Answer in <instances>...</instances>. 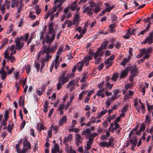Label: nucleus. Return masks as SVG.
Wrapping results in <instances>:
<instances>
[{
    "label": "nucleus",
    "mask_w": 153,
    "mask_h": 153,
    "mask_svg": "<svg viewBox=\"0 0 153 153\" xmlns=\"http://www.w3.org/2000/svg\"><path fill=\"white\" fill-rule=\"evenodd\" d=\"M1 10V13L2 14H4V13L5 11V7L4 4H3Z\"/></svg>",
    "instance_id": "nucleus-60"
},
{
    "label": "nucleus",
    "mask_w": 153,
    "mask_h": 153,
    "mask_svg": "<svg viewBox=\"0 0 153 153\" xmlns=\"http://www.w3.org/2000/svg\"><path fill=\"white\" fill-rule=\"evenodd\" d=\"M118 78V74L116 73L114 74L111 77V79L113 81H116Z\"/></svg>",
    "instance_id": "nucleus-21"
},
{
    "label": "nucleus",
    "mask_w": 153,
    "mask_h": 153,
    "mask_svg": "<svg viewBox=\"0 0 153 153\" xmlns=\"http://www.w3.org/2000/svg\"><path fill=\"white\" fill-rule=\"evenodd\" d=\"M147 32H148V31L146 29H145L140 31V33H138L137 35L138 36H140L141 35H143L145 33Z\"/></svg>",
    "instance_id": "nucleus-46"
},
{
    "label": "nucleus",
    "mask_w": 153,
    "mask_h": 153,
    "mask_svg": "<svg viewBox=\"0 0 153 153\" xmlns=\"http://www.w3.org/2000/svg\"><path fill=\"white\" fill-rule=\"evenodd\" d=\"M53 149H54V150H56L57 151H59V145L57 144H54Z\"/></svg>",
    "instance_id": "nucleus-52"
},
{
    "label": "nucleus",
    "mask_w": 153,
    "mask_h": 153,
    "mask_svg": "<svg viewBox=\"0 0 153 153\" xmlns=\"http://www.w3.org/2000/svg\"><path fill=\"white\" fill-rule=\"evenodd\" d=\"M0 74H1V78L3 80H4L6 78L7 74V72L5 71L4 70V68H2L0 70Z\"/></svg>",
    "instance_id": "nucleus-9"
},
{
    "label": "nucleus",
    "mask_w": 153,
    "mask_h": 153,
    "mask_svg": "<svg viewBox=\"0 0 153 153\" xmlns=\"http://www.w3.org/2000/svg\"><path fill=\"white\" fill-rule=\"evenodd\" d=\"M152 22H149L148 25H147V27H146V28L145 29H146L148 31H149L150 30H149V28L150 27V25H151L152 24Z\"/></svg>",
    "instance_id": "nucleus-50"
},
{
    "label": "nucleus",
    "mask_w": 153,
    "mask_h": 153,
    "mask_svg": "<svg viewBox=\"0 0 153 153\" xmlns=\"http://www.w3.org/2000/svg\"><path fill=\"white\" fill-rule=\"evenodd\" d=\"M79 18V15L78 14H76L75 15L74 17V19L76 21H78V19Z\"/></svg>",
    "instance_id": "nucleus-59"
},
{
    "label": "nucleus",
    "mask_w": 153,
    "mask_h": 153,
    "mask_svg": "<svg viewBox=\"0 0 153 153\" xmlns=\"http://www.w3.org/2000/svg\"><path fill=\"white\" fill-rule=\"evenodd\" d=\"M14 42L16 45L15 50H19L23 46L24 43L22 42H20V39L19 38H16L15 39Z\"/></svg>",
    "instance_id": "nucleus-3"
},
{
    "label": "nucleus",
    "mask_w": 153,
    "mask_h": 153,
    "mask_svg": "<svg viewBox=\"0 0 153 153\" xmlns=\"http://www.w3.org/2000/svg\"><path fill=\"white\" fill-rule=\"evenodd\" d=\"M13 25L12 24H10L9 26L8 30L7 31V33L9 34L13 30Z\"/></svg>",
    "instance_id": "nucleus-23"
},
{
    "label": "nucleus",
    "mask_w": 153,
    "mask_h": 153,
    "mask_svg": "<svg viewBox=\"0 0 153 153\" xmlns=\"http://www.w3.org/2000/svg\"><path fill=\"white\" fill-rule=\"evenodd\" d=\"M56 36L55 33H53L51 38L48 34L46 36L45 42L47 43L51 44L54 39Z\"/></svg>",
    "instance_id": "nucleus-5"
},
{
    "label": "nucleus",
    "mask_w": 153,
    "mask_h": 153,
    "mask_svg": "<svg viewBox=\"0 0 153 153\" xmlns=\"http://www.w3.org/2000/svg\"><path fill=\"white\" fill-rule=\"evenodd\" d=\"M49 28V33L50 34H51L52 33H55L54 32V28L53 27H48Z\"/></svg>",
    "instance_id": "nucleus-41"
},
{
    "label": "nucleus",
    "mask_w": 153,
    "mask_h": 153,
    "mask_svg": "<svg viewBox=\"0 0 153 153\" xmlns=\"http://www.w3.org/2000/svg\"><path fill=\"white\" fill-rule=\"evenodd\" d=\"M128 105H125L124 106L122 109L121 110V112L122 113H125L127 111V107Z\"/></svg>",
    "instance_id": "nucleus-36"
},
{
    "label": "nucleus",
    "mask_w": 153,
    "mask_h": 153,
    "mask_svg": "<svg viewBox=\"0 0 153 153\" xmlns=\"http://www.w3.org/2000/svg\"><path fill=\"white\" fill-rule=\"evenodd\" d=\"M69 76V74L67 73V71H65L62 73V74L61 76Z\"/></svg>",
    "instance_id": "nucleus-54"
},
{
    "label": "nucleus",
    "mask_w": 153,
    "mask_h": 153,
    "mask_svg": "<svg viewBox=\"0 0 153 153\" xmlns=\"http://www.w3.org/2000/svg\"><path fill=\"white\" fill-rule=\"evenodd\" d=\"M137 68H133L131 70L130 73L131 75H133V76H136V74L137 72Z\"/></svg>",
    "instance_id": "nucleus-22"
},
{
    "label": "nucleus",
    "mask_w": 153,
    "mask_h": 153,
    "mask_svg": "<svg viewBox=\"0 0 153 153\" xmlns=\"http://www.w3.org/2000/svg\"><path fill=\"white\" fill-rule=\"evenodd\" d=\"M145 128L144 124L143 123L140 126L139 128V130L142 131H143L145 130Z\"/></svg>",
    "instance_id": "nucleus-43"
},
{
    "label": "nucleus",
    "mask_w": 153,
    "mask_h": 153,
    "mask_svg": "<svg viewBox=\"0 0 153 153\" xmlns=\"http://www.w3.org/2000/svg\"><path fill=\"white\" fill-rule=\"evenodd\" d=\"M42 50L43 52L42 53V54L45 53H46V54H49L51 52V48L49 46L47 48V46L45 45L43 46Z\"/></svg>",
    "instance_id": "nucleus-8"
},
{
    "label": "nucleus",
    "mask_w": 153,
    "mask_h": 153,
    "mask_svg": "<svg viewBox=\"0 0 153 153\" xmlns=\"http://www.w3.org/2000/svg\"><path fill=\"white\" fill-rule=\"evenodd\" d=\"M15 47L14 45H12L10 47V48H8V49L10 50V51H11V52L13 51L14 49H15Z\"/></svg>",
    "instance_id": "nucleus-57"
},
{
    "label": "nucleus",
    "mask_w": 153,
    "mask_h": 153,
    "mask_svg": "<svg viewBox=\"0 0 153 153\" xmlns=\"http://www.w3.org/2000/svg\"><path fill=\"white\" fill-rule=\"evenodd\" d=\"M152 50V48H143L141 49L139 56L141 55L140 56H142L144 54L145 55L143 57V59H140L138 61V63L140 64L144 61L145 59H148L149 56V54L151 53Z\"/></svg>",
    "instance_id": "nucleus-1"
},
{
    "label": "nucleus",
    "mask_w": 153,
    "mask_h": 153,
    "mask_svg": "<svg viewBox=\"0 0 153 153\" xmlns=\"http://www.w3.org/2000/svg\"><path fill=\"white\" fill-rule=\"evenodd\" d=\"M69 76H60L58 82L60 81L61 82H62V84H64L67 82L69 80Z\"/></svg>",
    "instance_id": "nucleus-7"
},
{
    "label": "nucleus",
    "mask_w": 153,
    "mask_h": 153,
    "mask_svg": "<svg viewBox=\"0 0 153 153\" xmlns=\"http://www.w3.org/2000/svg\"><path fill=\"white\" fill-rule=\"evenodd\" d=\"M64 106L65 105L64 104H61L58 107V110L59 111L63 110V109L64 108Z\"/></svg>",
    "instance_id": "nucleus-53"
},
{
    "label": "nucleus",
    "mask_w": 153,
    "mask_h": 153,
    "mask_svg": "<svg viewBox=\"0 0 153 153\" xmlns=\"http://www.w3.org/2000/svg\"><path fill=\"white\" fill-rule=\"evenodd\" d=\"M95 59V64L97 65L100 63V60L102 59V58L100 57H99Z\"/></svg>",
    "instance_id": "nucleus-48"
},
{
    "label": "nucleus",
    "mask_w": 153,
    "mask_h": 153,
    "mask_svg": "<svg viewBox=\"0 0 153 153\" xmlns=\"http://www.w3.org/2000/svg\"><path fill=\"white\" fill-rule=\"evenodd\" d=\"M113 86V84H110L109 82H108L105 85V89L106 90H108V89H111L112 88Z\"/></svg>",
    "instance_id": "nucleus-18"
},
{
    "label": "nucleus",
    "mask_w": 153,
    "mask_h": 153,
    "mask_svg": "<svg viewBox=\"0 0 153 153\" xmlns=\"http://www.w3.org/2000/svg\"><path fill=\"white\" fill-rule=\"evenodd\" d=\"M18 101V104L19 105L23 107L24 104V100L23 97H20L19 98Z\"/></svg>",
    "instance_id": "nucleus-19"
},
{
    "label": "nucleus",
    "mask_w": 153,
    "mask_h": 153,
    "mask_svg": "<svg viewBox=\"0 0 153 153\" xmlns=\"http://www.w3.org/2000/svg\"><path fill=\"white\" fill-rule=\"evenodd\" d=\"M7 135V133L6 131H4L1 133V137L4 139Z\"/></svg>",
    "instance_id": "nucleus-51"
},
{
    "label": "nucleus",
    "mask_w": 153,
    "mask_h": 153,
    "mask_svg": "<svg viewBox=\"0 0 153 153\" xmlns=\"http://www.w3.org/2000/svg\"><path fill=\"white\" fill-rule=\"evenodd\" d=\"M54 63L55 68L56 69H57L59 65V61H55V62H54Z\"/></svg>",
    "instance_id": "nucleus-49"
},
{
    "label": "nucleus",
    "mask_w": 153,
    "mask_h": 153,
    "mask_svg": "<svg viewBox=\"0 0 153 153\" xmlns=\"http://www.w3.org/2000/svg\"><path fill=\"white\" fill-rule=\"evenodd\" d=\"M48 103L47 102H44V105L43 107V111L45 113L48 112Z\"/></svg>",
    "instance_id": "nucleus-20"
},
{
    "label": "nucleus",
    "mask_w": 153,
    "mask_h": 153,
    "mask_svg": "<svg viewBox=\"0 0 153 153\" xmlns=\"http://www.w3.org/2000/svg\"><path fill=\"white\" fill-rule=\"evenodd\" d=\"M26 124V122L25 120H24L22 122L21 124V125L20 126V128L21 129H22L23 128Z\"/></svg>",
    "instance_id": "nucleus-56"
},
{
    "label": "nucleus",
    "mask_w": 153,
    "mask_h": 153,
    "mask_svg": "<svg viewBox=\"0 0 153 153\" xmlns=\"http://www.w3.org/2000/svg\"><path fill=\"white\" fill-rule=\"evenodd\" d=\"M69 7V8L72 11H75L77 7V6H73L72 4Z\"/></svg>",
    "instance_id": "nucleus-42"
},
{
    "label": "nucleus",
    "mask_w": 153,
    "mask_h": 153,
    "mask_svg": "<svg viewBox=\"0 0 153 153\" xmlns=\"http://www.w3.org/2000/svg\"><path fill=\"white\" fill-rule=\"evenodd\" d=\"M88 139L89 140L87 141V143L92 144L93 141V139L92 137H91L90 135H89L88 137Z\"/></svg>",
    "instance_id": "nucleus-38"
},
{
    "label": "nucleus",
    "mask_w": 153,
    "mask_h": 153,
    "mask_svg": "<svg viewBox=\"0 0 153 153\" xmlns=\"http://www.w3.org/2000/svg\"><path fill=\"white\" fill-rule=\"evenodd\" d=\"M58 82H59L57 85V88L58 90H60L61 89L62 85L63 84H62V82H61L60 81Z\"/></svg>",
    "instance_id": "nucleus-33"
},
{
    "label": "nucleus",
    "mask_w": 153,
    "mask_h": 153,
    "mask_svg": "<svg viewBox=\"0 0 153 153\" xmlns=\"http://www.w3.org/2000/svg\"><path fill=\"white\" fill-rule=\"evenodd\" d=\"M89 55L88 56H87L89 60H91L94 56V52L91 51V50H90L89 52Z\"/></svg>",
    "instance_id": "nucleus-29"
},
{
    "label": "nucleus",
    "mask_w": 153,
    "mask_h": 153,
    "mask_svg": "<svg viewBox=\"0 0 153 153\" xmlns=\"http://www.w3.org/2000/svg\"><path fill=\"white\" fill-rule=\"evenodd\" d=\"M14 124L13 123H10L7 126V130L8 132L10 133H11L12 130L13 129V126Z\"/></svg>",
    "instance_id": "nucleus-16"
},
{
    "label": "nucleus",
    "mask_w": 153,
    "mask_h": 153,
    "mask_svg": "<svg viewBox=\"0 0 153 153\" xmlns=\"http://www.w3.org/2000/svg\"><path fill=\"white\" fill-rule=\"evenodd\" d=\"M36 68V69L37 71L38 72L39 70V68L40 67V65L39 63H37L35 65Z\"/></svg>",
    "instance_id": "nucleus-62"
},
{
    "label": "nucleus",
    "mask_w": 153,
    "mask_h": 153,
    "mask_svg": "<svg viewBox=\"0 0 153 153\" xmlns=\"http://www.w3.org/2000/svg\"><path fill=\"white\" fill-rule=\"evenodd\" d=\"M19 0H12L11 2V7H14L15 6L17 7L19 6Z\"/></svg>",
    "instance_id": "nucleus-11"
},
{
    "label": "nucleus",
    "mask_w": 153,
    "mask_h": 153,
    "mask_svg": "<svg viewBox=\"0 0 153 153\" xmlns=\"http://www.w3.org/2000/svg\"><path fill=\"white\" fill-rule=\"evenodd\" d=\"M66 116L65 115L63 116L60 119L59 122V125L62 126L64 123H65L67 120Z\"/></svg>",
    "instance_id": "nucleus-12"
},
{
    "label": "nucleus",
    "mask_w": 153,
    "mask_h": 153,
    "mask_svg": "<svg viewBox=\"0 0 153 153\" xmlns=\"http://www.w3.org/2000/svg\"><path fill=\"white\" fill-rule=\"evenodd\" d=\"M45 126L42 124L40 123V126L39 128H38V130L39 132H41L42 130H44L45 129Z\"/></svg>",
    "instance_id": "nucleus-40"
},
{
    "label": "nucleus",
    "mask_w": 153,
    "mask_h": 153,
    "mask_svg": "<svg viewBox=\"0 0 153 153\" xmlns=\"http://www.w3.org/2000/svg\"><path fill=\"white\" fill-rule=\"evenodd\" d=\"M99 56V53L98 51H96L95 53H94V58L96 59L97 57Z\"/></svg>",
    "instance_id": "nucleus-55"
},
{
    "label": "nucleus",
    "mask_w": 153,
    "mask_h": 153,
    "mask_svg": "<svg viewBox=\"0 0 153 153\" xmlns=\"http://www.w3.org/2000/svg\"><path fill=\"white\" fill-rule=\"evenodd\" d=\"M90 60H89L87 57L85 56L84 57L83 61L85 63V65L86 66L88 65Z\"/></svg>",
    "instance_id": "nucleus-26"
},
{
    "label": "nucleus",
    "mask_w": 153,
    "mask_h": 153,
    "mask_svg": "<svg viewBox=\"0 0 153 153\" xmlns=\"http://www.w3.org/2000/svg\"><path fill=\"white\" fill-rule=\"evenodd\" d=\"M45 59L44 58H42L41 61L42 65L40 68V70L42 71V70L43 68L45 65Z\"/></svg>",
    "instance_id": "nucleus-31"
},
{
    "label": "nucleus",
    "mask_w": 153,
    "mask_h": 153,
    "mask_svg": "<svg viewBox=\"0 0 153 153\" xmlns=\"http://www.w3.org/2000/svg\"><path fill=\"white\" fill-rule=\"evenodd\" d=\"M8 112L7 111L5 112L4 115V119L3 121L7 122V120H8Z\"/></svg>",
    "instance_id": "nucleus-30"
},
{
    "label": "nucleus",
    "mask_w": 153,
    "mask_h": 153,
    "mask_svg": "<svg viewBox=\"0 0 153 153\" xmlns=\"http://www.w3.org/2000/svg\"><path fill=\"white\" fill-rule=\"evenodd\" d=\"M149 36L145 40L146 42H148L149 44H151L153 42V31L151 32L149 34Z\"/></svg>",
    "instance_id": "nucleus-6"
},
{
    "label": "nucleus",
    "mask_w": 153,
    "mask_h": 153,
    "mask_svg": "<svg viewBox=\"0 0 153 153\" xmlns=\"http://www.w3.org/2000/svg\"><path fill=\"white\" fill-rule=\"evenodd\" d=\"M99 88L100 90L97 92V95L99 97L100 96L102 98L104 97L105 96L103 93L105 91L104 89L103 88Z\"/></svg>",
    "instance_id": "nucleus-10"
},
{
    "label": "nucleus",
    "mask_w": 153,
    "mask_h": 153,
    "mask_svg": "<svg viewBox=\"0 0 153 153\" xmlns=\"http://www.w3.org/2000/svg\"><path fill=\"white\" fill-rule=\"evenodd\" d=\"M100 146L102 147H108L110 146V143H108L105 142H102L100 143Z\"/></svg>",
    "instance_id": "nucleus-17"
},
{
    "label": "nucleus",
    "mask_w": 153,
    "mask_h": 153,
    "mask_svg": "<svg viewBox=\"0 0 153 153\" xmlns=\"http://www.w3.org/2000/svg\"><path fill=\"white\" fill-rule=\"evenodd\" d=\"M10 50L8 49L7 48V49L5 51L4 53V57L5 59H6L9 56V54L10 53Z\"/></svg>",
    "instance_id": "nucleus-25"
},
{
    "label": "nucleus",
    "mask_w": 153,
    "mask_h": 153,
    "mask_svg": "<svg viewBox=\"0 0 153 153\" xmlns=\"http://www.w3.org/2000/svg\"><path fill=\"white\" fill-rule=\"evenodd\" d=\"M104 64L103 63H101L99 65L98 67V69L99 71L102 70L104 67Z\"/></svg>",
    "instance_id": "nucleus-39"
},
{
    "label": "nucleus",
    "mask_w": 153,
    "mask_h": 153,
    "mask_svg": "<svg viewBox=\"0 0 153 153\" xmlns=\"http://www.w3.org/2000/svg\"><path fill=\"white\" fill-rule=\"evenodd\" d=\"M52 130H50L48 131V136L50 138H51L52 137Z\"/></svg>",
    "instance_id": "nucleus-58"
},
{
    "label": "nucleus",
    "mask_w": 153,
    "mask_h": 153,
    "mask_svg": "<svg viewBox=\"0 0 153 153\" xmlns=\"http://www.w3.org/2000/svg\"><path fill=\"white\" fill-rule=\"evenodd\" d=\"M114 45L117 48H120L121 46L120 43L119 41H116Z\"/></svg>",
    "instance_id": "nucleus-37"
},
{
    "label": "nucleus",
    "mask_w": 153,
    "mask_h": 153,
    "mask_svg": "<svg viewBox=\"0 0 153 153\" xmlns=\"http://www.w3.org/2000/svg\"><path fill=\"white\" fill-rule=\"evenodd\" d=\"M117 25L115 24H112L109 25V27L110 28V31L111 33L113 32V29L116 27Z\"/></svg>",
    "instance_id": "nucleus-27"
},
{
    "label": "nucleus",
    "mask_w": 153,
    "mask_h": 153,
    "mask_svg": "<svg viewBox=\"0 0 153 153\" xmlns=\"http://www.w3.org/2000/svg\"><path fill=\"white\" fill-rule=\"evenodd\" d=\"M129 141L130 144L132 146L131 149L133 150L134 147L136 146L137 143V139L134 136H133V137L130 138Z\"/></svg>",
    "instance_id": "nucleus-4"
},
{
    "label": "nucleus",
    "mask_w": 153,
    "mask_h": 153,
    "mask_svg": "<svg viewBox=\"0 0 153 153\" xmlns=\"http://www.w3.org/2000/svg\"><path fill=\"white\" fill-rule=\"evenodd\" d=\"M82 139L81 138V137L79 134H77L76 135V141H77V142H82V141L81 140H82Z\"/></svg>",
    "instance_id": "nucleus-28"
},
{
    "label": "nucleus",
    "mask_w": 153,
    "mask_h": 153,
    "mask_svg": "<svg viewBox=\"0 0 153 153\" xmlns=\"http://www.w3.org/2000/svg\"><path fill=\"white\" fill-rule=\"evenodd\" d=\"M128 72L126 71L123 70L120 73V78H125L128 75Z\"/></svg>",
    "instance_id": "nucleus-14"
},
{
    "label": "nucleus",
    "mask_w": 153,
    "mask_h": 153,
    "mask_svg": "<svg viewBox=\"0 0 153 153\" xmlns=\"http://www.w3.org/2000/svg\"><path fill=\"white\" fill-rule=\"evenodd\" d=\"M133 66L130 65L129 66H127L126 68L125 71H126L127 72L128 71L131 70L133 68Z\"/></svg>",
    "instance_id": "nucleus-47"
},
{
    "label": "nucleus",
    "mask_w": 153,
    "mask_h": 153,
    "mask_svg": "<svg viewBox=\"0 0 153 153\" xmlns=\"http://www.w3.org/2000/svg\"><path fill=\"white\" fill-rule=\"evenodd\" d=\"M108 44V41L106 40L104 42L103 44H102V47L103 49L104 50Z\"/></svg>",
    "instance_id": "nucleus-34"
},
{
    "label": "nucleus",
    "mask_w": 153,
    "mask_h": 153,
    "mask_svg": "<svg viewBox=\"0 0 153 153\" xmlns=\"http://www.w3.org/2000/svg\"><path fill=\"white\" fill-rule=\"evenodd\" d=\"M93 10L94 8H91L89 7H87L83 10V12L84 13H87L91 11H93Z\"/></svg>",
    "instance_id": "nucleus-24"
},
{
    "label": "nucleus",
    "mask_w": 153,
    "mask_h": 153,
    "mask_svg": "<svg viewBox=\"0 0 153 153\" xmlns=\"http://www.w3.org/2000/svg\"><path fill=\"white\" fill-rule=\"evenodd\" d=\"M150 122V120L149 119V116L148 115H147L145 117V123H147V124H148Z\"/></svg>",
    "instance_id": "nucleus-32"
},
{
    "label": "nucleus",
    "mask_w": 153,
    "mask_h": 153,
    "mask_svg": "<svg viewBox=\"0 0 153 153\" xmlns=\"http://www.w3.org/2000/svg\"><path fill=\"white\" fill-rule=\"evenodd\" d=\"M12 54V53H10L9 56L6 59L7 61H10L11 62L13 63L15 61L16 59L14 56H13Z\"/></svg>",
    "instance_id": "nucleus-15"
},
{
    "label": "nucleus",
    "mask_w": 153,
    "mask_h": 153,
    "mask_svg": "<svg viewBox=\"0 0 153 153\" xmlns=\"http://www.w3.org/2000/svg\"><path fill=\"white\" fill-rule=\"evenodd\" d=\"M46 57L45 60L46 61H48L49 59H51V56L49 55V54H46Z\"/></svg>",
    "instance_id": "nucleus-63"
},
{
    "label": "nucleus",
    "mask_w": 153,
    "mask_h": 153,
    "mask_svg": "<svg viewBox=\"0 0 153 153\" xmlns=\"http://www.w3.org/2000/svg\"><path fill=\"white\" fill-rule=\"evenodd\" d=\"M36 93L39 96H40L42 93L41 91L36 89Z\"/></svg>",
    "instance_id": "nucleus-64"
},
{
    "label": "nucleus",
    "mask_w": 153,
    "mask_h": 153,
    "mask_svg": "<svg viewBox=\"0 0 153 153\" xmlns=\"http://www.w3.org/2000/svg\"><path fill=\"white\" fill-rule=\"evenodd\" d=\"M130 60V56L127 58H124L123 59V62H125L126 63L128 62V61Z\"/></svg>",
    "instance_id": "nucleus-61"
},
{
    "label": "nucleus",
    "mask_w": 153,
    "mask_h": 153,
    "mask_svg": "<svg viewBox=\"0 0 153 153\" xmlns=\"http://www.w3.org/2000/svg\"><path fill=\"white\" fill-rule=\"evenodd\" d=\"M19 73L18 71H15L14 73V77L16 79H18L19 78Z\"/></svg>",
    "instance_id": "nucleus-35"
},
{
    "label": "nucleus",
    "mask_w": 153,
    "mask_h": 153,
    "mask_svg": "<svg viewBox=\"0 0 153 153\" xmlns=\"http://www.w3.org/2000/svg\"><path fill=\"white\" fill-rule=\"evenodd\" d=\"M63 50V47L60 46L57 51V54H59L62 52Z\"/></svg>",
    "instance_id": "nucleus-45"
},
{
    "label": "nucleus",
    "mask_w": 153,
    "mask_h": 153,
    "mask_svg": "<svg viewBox=\"0 0 153 153\" xmlns=\"http://www.w3.org/2000/svg\"><path fill=\"white\" fill-rule=\"evenodd\" d=\"M73 139L72 135L71 134H70L67 137H65L63 139V143H67L70 141H71Z\"/></svg>",
    "instance_id": "nucleus-13"
},
{
    "label": "nucleus",
    "mask_w": 153,
    "mask_h": 153,
    "mask_svg": "<svg viewBox=\"0 0 153 153\" xmlns=\"http://www.w3.org/2000/svg\"><path fill=\"white\" fill-rule=\"evenodd\" d=\"M27 137H25L23 143L24 147L21 151L20 150L19 147L17 144L16 145V151L17 153H25L26 151L29 148V142L27 141Z\"/></svg>",
    "instance_id": "nucleus-2"
},
{
    "label": "nucleus",
    "mask_w": 153,
    "mask_h": 153,
    "mask_svg": "<svg viewBox=\"0 0 153 153\" xmlns=\"http://www.w3.org/2000/svg\"><path fill=\"white\" fill-rule=\"evenodd\" d=\"M147 108L148 111L149 113H150L151 112V110H153V105H149L147 106Z\"/></svg>",
    "instance_id": "nucleus-44"
}]
</instances>
